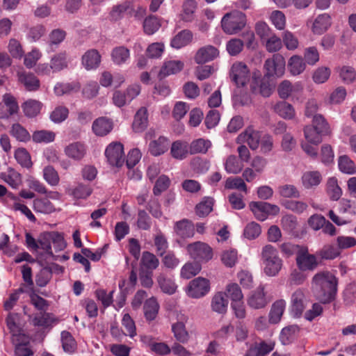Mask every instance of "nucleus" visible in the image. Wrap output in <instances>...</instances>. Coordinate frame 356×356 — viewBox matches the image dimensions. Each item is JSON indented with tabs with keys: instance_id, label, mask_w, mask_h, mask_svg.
<instances>
[{
	"instance_id": "obj_25",
	"label": "nucleus",
	"mask_w": 356,
	"mask_h": 356,
	"mask_svg": "<svg viewBox=\"0 0 356 356\" xmlns=\"http://www.w3.org/2000/svg\"><path fill=\"white\" fill-rule=\"evenodd\" d=\"M275 112L285 120H292L296 115L293 106L285 102L280 101L274 106Z\"/></svg>"
},
{
	"instance_id": "obj_31",
	"label": "nucleus",
	"mask_w": 356,
	"mask_h": 356,
	"mask_svg": "<svg viewBox=\"0 0 356 356\" xmlns=\"http://www.w3.org/2000/svg\"><path fill=\"white\" fill-rule=\"evenodd\" d=\"M111 58L116 65L124 64L130 58V51L124 46L116 47L112 50Z\"/></svg>"
},
{
	"instance_id": "obj_60",
	"label": "nucleus",
	"mask_w": 356,
	"mask_h": 356,
	"mask_svg": "<svg viewBox=\"0 0 356 356\" xmlns=\"http://www.w3.org/2000/svg\"><path fill=\"white\" fill-rule=\"evenodd\" d=\"M32 138L37 143H48L54 140L55 134L54 132L47 130L35 131L32 135Z\"/></svg>"
},
{
	"instance_id": "obj_41",
	"label": "nucleus",
	"mask_w": 356,
	"mask_h": 356,
	"mask_svg": "<svg viewBox=\"0 0 356 356\" xmlns=\"http://www.w3.org/2000/svg\"><path fill=\"white\" fill-rule=\"evenodd\" d=\"M92 191L90 185L80 183L71 189L69 194L75 199H86L92 194Z\"/></svg>"
},
{
	"instance_id": "obj_53",
	"label": "nucleus",
	"mask_w": 356,
	"mask_h": 356,
	"mask_svg": "<svg viewBox=\"0 0 356 356\" xmlns=\"http://www.w3.org/2000/svg\"><path fill=\"white\" fill-rule=\"evenodd\" d=\"M67 66V63L66 60V54L65 53H59L54 56L50 62V67L52 70L53 72H57Z\"/></svg>"
},
{
	"instance_id": "obj_1",
	"label": "nucleus",
	"mask_w": 356,
	"mask_h": 356,
	"mask_svg": "<svg viewBox=\"0 0 356 356\" xmlns=\"http://www.w3.org/2000/svg\"><path fill=\"white\" fill-rule=\"evenodd\" d=\"M337 279L329 271H321L314 275L312 287L316 298L323 304L334 300L337 292Z\"/></svg>"
},
{
	"instance_id": "obj_58",
	"label": "nucleus",
	"mask_w": 356,
	"mask_h": 356,
	"mask_svg": "<svg viewBox=\"0 0 356 356\" xmlns=\"http://www.w3.org/2000/svg\"><path fill=\"white\" fill-rule=\"evenodd\" d=\"M305 245H300L291 242H284L280 245V251L282 255L286 258H289L294 254H298L300 250Z\"/></svg>"
},
{
	"instance_id": "obj_52",
	"label": "nucleus",
	"mask_w": 356,
	"mask_h": 356,
	"mask_svg": "<svg viewBox=\"0 0 356 356\" xmlns=\"http://www.w3.org/2000/svg\"><path fill=\"white\" fill-rule=\"evenodd\" d=\"M15 158L17 163L24 168H30L33 165L31 156L24 148H18L16 149L15 152Z\"/></svg>"
},
{
	"instance_id": "obj_54",
	"label": "nucleus",
	"mask_w": 356,
	"mask_h": 356,
	"mask_svg": "<svg viewBox=\"0 0 356 356\" xmlns=\"http://www.w3.org/2000/svg\"><path fill=\"white\" fill-rule=\"evenodd\" d=\"M327 191L328 195L332 200H338L341 195L342 191L339 186L337 179L334 177L329 178L327 183Z\"/></svg>"
},
{
	"instance_id": "obj_21",
	"label": "nucleus",
	"mask_w": 356,
	"mask_h": 356,
	"mask_svg": "<svg viewBox=\"0 0 356 356\" xmlns=\"http://www.w3.org/2000/svg\"><path fill=\"white\" fill-rule=\"evenodd\" d=\"M331 26L330 16L327 13L318 15L312 26V31L315 34L321 35L325 32L327 29Z\"/></svg>"
},
{
	"instance_id": "obj_15",
	"label": "nucleus",
	"mask_w": 356,
	"mask_h": 356,
	"mask_svg": "<svg viewBox=\"0 0 356 356\" xmlns=\"http://www.w3.org/2000/svg\"><path fill=\"white\" fill-rule=\"evenodd\" d=\"M261 136L258 131L249 127L237 138V142H246L252 149H256L259 146Z\"/></svg>"
},
{
	"instance_id": "obj_26",
	"label": "nucleus",
	"mask_w": 356,
	"mask_h": 356,
	"mask_svg": "<svg viewBox=\"0 0 356 356\" xmlns=\"http://www.w3.org/2000/svg\"><path fill=\"white\" fill-rule=\"evenodd\" d=\"M184 63L181 60H170L165 61L159 72V76L165 77L177 74L184 67Z\"/></svg>"
},
{
	"instance_id": "obj_33",
	"label": "nucleus",
	"mask_w": 356,
	"mask_h": 356,
	"mask_svg": "<svg viewBox=\"0 0 356 356\" xmlns=\"http://www.w3.org/2000/svg\"><path fill=\"white\" fill-rule=\"evenodd\" d=\"M0 178L13 188H17L22 182L21 175L10 168L7 172H1Z\"/></svg>"
},
{
	"instance_id": "obj_57",
	"label": "nucleus",
	"mask_w": 356,
	"mask_h": 356,
	"mask_svg": "<svg viewBox=\"0 0 356 356\" xmlns=\"http://www.w3.org/2000/svg\"><path fill=\"white\" fill-rule=\"evenodd\" d=\"M43 178L50 186H55L59 184L60 178L58 173L51 165L44 168Z\"/></svg>"
},
{
	"instance_id": "obj_22",
	"label": "nucleus",
	"mask_w": 356,
	"mask_h": 356,
	"mask_svg": "<svg viewBox=\"0 0 356 356\" xmlns=\"http://www.w3.org/2000/svg\"><path fill=\"white\" fill-rule=\"evenodd\" d=\"M169 147V141L167 138L160 136L158 139L154 140L149 143V151L154 156H160L164 154Z\"/></svg>"
},
{
	"instance_id": "obj_18",
	"label": "nucleus",
	"mask_w": 356,
	"mask_h": 356,
	"mask_svg": "<svg viewBox=\"0 0 356 356\" xmlns=\"http://www.w3.org/2000/svg\"><path fill=\"white\" fill-rule=\"evenodd\" d=\"M100 62L101 56L96 49H90L82 56V65L87 70L96 69Z\"/></svg>"
},
{
	"instance_id": "obj_11",
	"label": "nucleus",
	"mask_w": 356,
	"mask_h": 356,
	"mask_svg": "<svg viewBox=\"0 0 356 356\" xmlns=\"http://www.w3.org/2000/svg\"><path fill=\"white\" fill-rule=\"evenodd\" d=\"M156 282L161 291L168 295L174 294L177 289L173 276L161 272L156 276Z\"/></svg>"
},
{
	"instance_id": "obj_37",
	"label": "nucleus",
	"mask_w": 356,
	"mask_h": 356,
	"mask_svg": "<svg viewBox=\"0 0 356 356\" xmlns=\"http://www.w3.org/2000/svg\"><path fill=\"white\" fill-rule=\"evenodd\" d=\"M224 167L228 174L236 175L242 171L243 164L235 155H229L224 162Z\"/></svg>"
},
{
	"instance_id": "obj_4",
	"label": "nucleus",
	"mask_w": 356,
	"mask_h": 356,
	"mask_svg": "<svg viewBox=\"0 0 356 356\" xmlns=\"http://www.w3.org/2000/svg\"><path fill=\"white\" fill-rule=\"evenodd\" d=\"M296 262L298 268L302 272L313 271L319 264L316 255L310 254L307 246L305 245L300 250Z\"/></svg>"
},
{
	"instance_id": "obj_16",
	"label": "nucleus",
	"mask_w": 356,
	"mask_h": 356,
	"mask_svg": "<svg viewBox=\"0 0 356 356\" xmlns=\"http://www.w3.org/2000/svg\"><path fill=\"white\" fill-rule=\"evenodd\" d=\"M193 33L188 29H184L176 34L170 41V46L179 49L188 45L193 40Z\"/></svg>"
},
{
	"instance_id": "obj_14",
	"label": "nucleus",
	"mask_w": 356,
	"mask_h": 356,
	"mask_svg": "<svg viewBox=\"0 0 356 356\" xmlns=\"http://www.w3.org/2000/svg\"><path fill=\"white\" fill-rule=\"evenodd\" d=\"M219 54L217 48L212 45L201 47L195 56V61L197 64H203L214 60Z\"/></svg>"
},
{
	"instance_id": "obj_23",
	"label": "nucleus",
	"mask_w": 356,
	"mask_h": 356,
	"mask_svg": "<svg viewBox=\"0 0 356 356\" xmlns=\"http://www.w3.org/2000/svg\"><path fill=\"white\" fill-rule=\"evenodd\" d=\"M189 153V146L187 142L176 140L172 143L170 154L174 159H184Z\"/></svg>"
},
{
	"instance_id": "obj_5",
	"label": "nucleus",
	"mask_w": 356,
	"mask_h": 356,
	"mask_svg": "<svg viewBox=\"0 0 356 356\" xmlns=\"http://www.w3.org/2000/svg\"><path fill=\"white\" fill-rule=\"evenodd\" d=\"M265 77H280L285 71V60L280 54L268 58L264 63Z\"/></svg>"
},
{
	"instance_id": "obj_3",
	"label": "nucleus",
	"mask_w": 356,
	"mask_h": 356,
	"mask_svg": "<svg viewBox=\"0 0 356 356\" xmlns=\"http://www.w3.org/2000/svg\"><path fill=\"white\" fill-rule=\"evenodd\" d=\"M246 24V15L238 10L226 13L221 19L223 31L229 35H234L241 31Z\"/></svg>"
},
{
	"instance_id": "obj_43",
	"label": "nucleus",
	"mask_w": 356,
	"mask_h": 356,
	"mask_svg": "<svg viewBox=\"0 0 356 356\" xmlns=\"http://www.w3.org/2000/svg\"><path fill=\"white\" fill-rule=\"evenodd\" d=\"M61 343L63 350L65 353L72 354L76 349V342L68 331H63L61 332Z\"/></svg>"
},
{
	"instance_id": "obj_38",
	"label": "nucleus",
	"mask_w": 356,
	"mask_h": 356,
	"mask_svg": "<svg viewBox=\"0 0 356 356\" xmlns=\"http://www.w3.org/2000/svg\"><path fill=\"white\" fill-rule=\"evenodd\" d=\"M33 209L36 213L48 214L54 211L53 204L47 198H36L33 202Z\"/></svg>"
},
{
	"instance_id": "obj_62",
	"label": "nucleus",
	"mask_w": 356,
	"mask_h": 356,
	"mask_svg": "<svg viewBox=\"0 0 356 356\" xmlns=\"http://www.w3.org/2000/svg\"><path fill=\"white\" fill-rule=\"evenodd\" d=\"M312 127H314L320 133L327 135L330 133V126L322 115H315L312 119Z\"/></svg>"
},
{
	"instance_id": "obj_9",
	"label": "nucleus",
	"mask_w": 356,
	"mask_h": 356,
	"mask_svg": "<svg viewBox=\"0 0 356 356\" xmlns=\"http://www.w3.org/2000/svg\"><path fill=\"white\" fill-rule=\"evenodd\" d=\"M191 257L198 261H209L212 258V249L207 244L195 242L187 246Z\"/></svg>"
},
{
	"instance_id": "obj_64",
	"label": "nucleus",
	"mask_w": 356,
	"mask_h": 356,
	"mask_svg": "<svg viewBox=\"0 0 356 356\" xmlns=\"http://www.w3.org/2000/svg\"><path fill=\"white\" fill-rule=\"evenodd\" d=\"M191 167L195 172L204 174L209 169V162L200 157H195L191 161Z\"/></svg>"
},
{
	"instance_id": "obj_20",
	"label": "nucleus",
	"mask_w": 356,
	"mask_h": 356,
	"mask_svg": "<svg viewBox=\"0 0 356 356\" xmlns=\"http://www.w3.org/2000/svg\"><path fill=\"white\" fill-rule=\"evenodd\" d=\"M92 129L95 135L104 136L112 130L113 123L108 118L102 117L94 121Z\"/></svg>"
},
{
	"instance_id": "obj_13",
	"label": "nucleus",
	"mask_w": 356,
	"mask_h": 356,
	"mask_svg": "<svg viewBox=\"0 0 356 356\" xmlns=\"http://www.w3.org/2000/svg\"><path fill=\"white\" fill-rule=\"evenodd\" d=\"M268 302L264 293V286L260 285L252 292L248 300V305L253 309H261L265 307Z\"/></svg>"
},
{
	"instance_id": "obj_29",
	"label": "nucleus",
	"mask_w": 356,
	"mask_h": 356,
	"mask_svg": "<svg viewBox=\"0 0 356 356\" xmlns=\"http://www.w3.org/2000/svg\"><path fill=\"white\" fill-rule=\"evenodd\" d=\"M286 302L281 299L275 301L270 309L269 313V322L273 324L277 323L284 312Z\"/></svg>"
},
{
	"instance_id": "obj_19",
	"label": "nucleus",
	"mask_w": 356,
	"mask_h": 356,
	"mask_svg": "<svg viewBox=\"0 0 356 356\" xmlns=\"http://www.w3.org/2000/svg\"><path fill=\"white\" fill-rule=\"evenodd\" d=\"M228 303L226 293L220 291L213 296L211 307L213 312L222 314L227 312Z\"/></svg>"
},
{
	"instance_id": "obj_36",
	"label": "nucleus",
	"mask_w": 356,
	"mask_h": 356,
	"mask_svg": "<svg viewBox=\"0 0 356 356\" xmlns=\"http://www.w3.org/2000/svg\"><path fill=\"white\" fill-rule=\"evenodd\" d=\"M305 62L303 58L300 56H291L288 62V68L291 74L296 76L299 75L305 70Z\"/></svg>"
},
{
	"instance_id": "obj_59",
	"label": "nucleus",
	"mask_w": 356,
	"mask_h": 356,
	"mask_svg": "<svg viewBox=\"0 0 356 356\" xmlns=\"http://www.w3.org/2000/svg\"><path fill=\"white\" fill-rule=\"evenodd\" d=\"M20 81L29 91H35L40 87L39 79L33 74H27L21 76Z\"/></svg>"
},
{
	"instance_id": "obj_48",
	"label": "nucleus",
	"mask_w": 356,
	"mask_h": 356,
	"mask_svg": "<svg viewBox=\"0 0 356 356\" xmlns=\"http://www.w3.org/2000/svg\"><path fill=\"white\" fill-rule=\"evenodd\" d=\"M152 225V218L144 209L138 211L136 226L139 229L149 230Z\"/></svg>"
},
{
	"instance_id": "obj_30",
	"label": "nucleus",
	"mask_w": 356,
	"mask_h": 356,
	"mask_svg": "<svg viewBox=\"0 0 356 356\" xmlns=\"http://www.w3.org/2000/svg\"><path fill=\"white\" fill-rule=\"evenodd\" d=\"M65 153L68 157L79 161L84 156L86 148L81 143H73L65 147Z\"/></svg>"
},
{
	"instance_id": "obj_50",
	"label": "nucleus",
	"mask_w": 356,
	"mask_h": 356,
	"mask_svg": "<svg viewBox=\"0 0 356 356\" xmlns=\"http://www.w3.org/2000/svg\"><path fill=\"white\" fill-rule=\"evenodd\" d=\"M154 245L158 256L163 257L168 248V242L165 236L159 231L154 237Z\"/></svg>"
},
{
	"instance_id": "obj_34",
	"label": "nucleus",
	"mask_w": 356,
	"mask_h": 356,
	"mask_svg": "<svg viewBox=\"0 0 356 356\" xmlns=\"http://www.w3.org/2000/svg\"><path fill=\"white\" fill-rule=\"evenodd\" d=\"M211 147V143L209 140L198 138L191 143L189 145V153L191 154H206Z\"/></svg>"
},
{
	"instance_id": "obj_42",
	"label": "nucleus",
	"mask_w": 356,
	"mask_h": 356,
	"mask_svg": "<svg viewBox=\"0 0 356 356\" xmlns=\"http://www.w3.org/2000/svg\"><path fill=\"white\" fill-rule=\"evenodd\" d=\"M10 134L19 142H27L31 138L29 131L19 123H15L12 125Z\"/></svg>"
},
{
	"instance_id": "obj_39",
	"label": "nucleus",
	"mask_w": 356,
	"mask_h": 356,
	"mask_svg": "<svg viewBox=\"0 0 356 356\" xmlns=\"http://www.w3.org/2000/svg\"><path fill=\"white\" fill-rule=\"evenodd\" d=\"M197 8L195 0H186L182 5V13L181 19L186 22H192L194 19V13Z\"/></svg>"
},
{
	"instance_id": "obj_27",
	"label": "nucleus",
	"mask_w": 356,
	"mask_h": 356,
	"mask_svg": "<svg viewBox=\"0 0 356 356\" xmlns=\"http://www.w3.org/2000/svg\"><path fill=\"white\" fill-rule=\"evenodd\" d=\"M66 36V32L62 29H56L53 30L49 36V42L47 47L48 53L53 52L58 47Z\"/></svg>"
},
{
	"instance_id": "obj_24",
	"label": "nucleus",
	"mask_w": 356,
	"mask_h": 356,
	"mask_svg": "<svg viewBox=\"0 0 356 356\" xmlns=\"http://www.w3.org/2000/svg\"><path fill=\"white\" fill-rule=\"evenodd\" d=\"M147 110L145 107H141L134 116L132 128L135 132H141L147 128Z\"/></svg>"
},
{
	"instance_id": "obj_6",
	"label": "nucleus",
	"mask_w": 356,
	"mask_h": 356,
	"mask_svg": "<svg viewBox=\"0 0 356 356\" xmlns=\"http://www.w3.org/2000/svg\"><path fill=\"white\" fill-rule=\"evenodd\" d=\"M250 210L259 220H265L269 215L275 216L280 212V208L266 202H251Z\"/></svg>"
},
{
	"instance_id": "obj_46",
	"label": "nucleus",
	"mask_w": 356,
	"mask_h": 356,
	"mask_svg": "<svg viewBox=\"0 0 356 356\" xmlns=\"http://www.w3.org/2000/svg\"><path fill=\"white\" fill-rule=\"evenodd\" d=\"M251 346L257 353V356H266L274 349L275 343L272 341L262 340L255 342Z\"/></svg>"
},
{
	"instance_id": "obj_12",
	"label": "nucleus",
	"mask_w": 356,
	"mask_h": 356,
	"mask_svg": "<svg viewBox=\"0 0 356 356\" xmlns=\"http://www.w3.org/2000/svg\"><path fill=\"white\" fill-rule=\"evenodd\" d=\"M174 232L178 237L185 239L193 236L195 227L191 220L184 218L175 223Z\"/></svg>"
},
{
	"instance_id": "obj_51",
	"label": "nucleus",
	"mask_w": 356,
	"mask_h": 356,
	"mask_svg": "<svg viewBox=\"0 0 356 356\" xmlns=\"http://www.w3.org/2000/svg\"><path fill=\"white\" fill-rule=\"evenodd\" d=\"M338 165L342 172L349 175L356 172V166L354 162L346 155L341 156L339 158Z\"/></svg>"
},
{
	"instance_id": "obj_63",
	"label": "nucleus",
	"mask_w": 356,
	"mask_h": 356,
	"mask_svg": "<svg viewBox=\"0 0 356 356\" xmlns=\"http://www.w3.org/2000/svg\"><path fill=\"white\" fill-rule=\"evenodd\" d=\"M227 298L229 297L232 302L242 300L243 295L240 286L236 283H232L227 286L226 292Z\"/></svg>"
},
{
	"instance_id": "obj_35",
	"label": "nucleus",
	"mask_w": 356,
	"mask_h": 356,
	"mask_svg": "<svg viewBox=\"0 0 356 356\" xmlns=\"http://www.w3.org/2000/svg\"><path fill=\"white\" fill-rule=\"evenodd\" d=\"M322 180V176L318 171H307L302 176V185L306 188L318 186Z\"/></svg>"
},
{
	"instance_id": "obj_45",
	"label": "nucleus",
	"mask_w": 356,
	"mask_h": 356,
	"mask_svg": "<svg viewBox=\"0 0 356 356\" xmlns=\"http://www.w3.org/2000/svg\"><path fill=\"white\" fill-rule=\"evenodd\" d=\"M214 200L210 197H205L196 205L195 212L200 217L207 216L213 209Z\"/></svg>"
},
{
	"instance_id": "obj_8",
	"label": "nucleus",
	"mask_w": 356,
	"mask_h": 356,
	"mask_svg": "<svg viewBox=\"0 0 356 356\" xmlns=\"http://www.w3.org/2000/svg\"><path fill=\"white\" fill-rule=\"evenodd\" d=\"M105 156L110 165L121 167L124 162L123 145L120 143H111L105 150Z\"/></svg>"
},
{
	"instance_id": "obj_40",
	"label": "nucleus",
	"mask_w": 356,
	"mask_h": 356,
	"mask_svg": "<svg viewBox=\"0 0 356 356\" xmlns=\"http://www.w3.org/2000/svg\"><path fill=\"white\" fill-rule=\"evenodd\" d=\"M140 262L142 266L147 269V271L152 272L159 265V260L156 256L148 251L143 252Z\"/></svg>"
},
{
	"instance_id": "obj_10",
	"label": "nucleus",
	"mask_w": 356,
	"mask_h": 356,
	"mask_svg": "<svg viewBox=\"0 0 356 356\" xmlns=\"http://www.w3.org/2000/svg\"><path fill=\"white\" fill-rule=\"evenodd\" d=\"M230 78L237 86H244L250 79L247 65L241 62L234 63L230 70Z\"/></svg>"
},
{
	"instance_id": "obj_32",
	"label": "nucleus",
	"mask_w": 356,
	"mask_h": 356,
	"mask_svg": "<svg viewBox=\"0 0 356 356\" xmlns=\"http://www.w3.org/2000/svg\"><path fill=\"white\" fill-rule=\"evenodd\" d=\"M161 26L160 19L155 15H149L143 21V31L145 34L152 35L159 31Z\"/></svg>"
},
{
	"instance_id": "obj_2",
	"label": "nucleus",
	"mask_w": 356,
	"mask_h": 356,
	"mask_svg": "<svg viewBox=\"0 0 356 356\" xmlns=\"http://www.w3.org/2000/svg\"><path fill=\"white\" fill-rule=\"evenodd\" d=\"M261 261L264 273L268 277L277 276L283 266L277 249L270 244L262 248Z\"/></svg>"
},
{
	"instance_id": "obj_47",
	"label": "nucleus",
	"mask_w": 356,
	"mask_h": 356,
	"mask_svg": "<svg viewBox=\"0 0 356 356\" xmlns=\"http://www.w3.org/2000/svg\"><path fill=\"white\" fill-rule=\"evenodd\" d=\"M172 331L175 339L180 343H186L188 340V333L183 322H177L172 325Z\"/></svg>"
},
{
	"instance_id": "obj_61",
	"label": "nucleus",
	"mask_w": 356,
	"mask_h": 356,
	"mask_svg": "<svg viewBox=\"0 0 356 356\" xmlns=\"http://www.w3.org/2000/svg\"><path fill=\"white\" fill-rule=\"evenodd\" d=\"M27 338H19V341L13 342L15 345V355L16 356H31L33 355V351L26 344Z\"/></svg>"
},
{
	"instance_id": "obj_56",
	"label": "nucleus",
	"mask_w": 356,
	"mask_h": 356,
	"mask_svg": "<svg viewBox=\"0 0 356 356\" xmlns=\"http://www.w3.org/2000/svg\"><path fill=\"white\" fill-rule=\"evenodd\" d=\"M129 8V3L127 1L114 6L109 14L111 20L116 22L122 19Z\"/></svg>"
},
{
	"instance_id": "obj_17",
	"label": "nucleus",
	"mask_w": 356,
	"mask_h": 356,
	"mask_svg": "<svg viewBox=\"0 0 356 356\" xmlns=\"http://www.w3.org/2000/svg\"><path fill=\"white\" fill-rule=\"evenodd\" d=\"M305 295L301 289L296 290L291 296V314L294 317H300L305 309Z\"/></svg>"
},
{
	"instance_id": "obj_44",
	"label": "nucleus",
	"mask_w": 356,
	"mask_h": 356,
	"mask_svg": "<svg viewBox=\"0 0 356 356\" xmlns=\"http://www.w3.org/2000/svg\"><path fill=\"white\" fill-rule=\"evenodd\" d=\"M42 104L34 99H29L22 105L24 115L29 118L36 116L40 111Z\"/></svg>"
},
{
	"instance_id": "obj_55",
	"label": "nucleus",
	"mask_w": 356,
	"mask_h": 356,
	"mask_svg": "<svg viewBox=\"0 0 356 356\" xmlns=\"http://www.w3.org/2000/svg\"><path fill=\"white\" fill-rule=\"evenodd\" d=\"M8 328L13 335V341H19V338H25V334L20 333V328L15 322V317L13 314H9L6 318Z\"/></svg>"
},
{
	"instance_id": "obj_49",
	"label": "nucleus",
	"mask_w": 356,
	"mask_h": 356,
	"mask_svg": "<svg viewBox=\"0 0 356 356\" xmlns=\"http://www.w3.org/2000/svg\"><path fill=\"white\" fill-rule=\"evenodd\" d=\"M304 134L306 140L312 144L318 145L322 141V137L325 136L323 133H320L318 130L307 125L304 129Z\"/></svg>"
},
{
	"instance_id": "obj_28",
	"label": "nucleus",
	"mask_w": 356,
	"mask_h": 356,
	"mask_svg": "<svg viewBox=\"0 0 356 356\" xmlns=\"http://www.w3.org/2000/svg\"><path fill=\"white\" fill-rule=\"evenodd\" d=\"M159 309V305L154 297H152L144 303L143 311L147 321H151L156 318Z\"/></svg>"
},
{
	"instance_id": "obj_7",
	"label": "nucleus",
	"mask_w": 356,
	"mask_h": 356,
	"mask_svg": "<svg viewBox=\"0 0 356 356\" xmlns=\"http://www.w3.org/2000/svg\"><path fill=\"white\" fill-rule=\"evenodd\" d=\"M209 290V281L206 278L198 277L189 282L187 294L193 298H200L207 294Z\"/></svg>"
}]
</instances>
